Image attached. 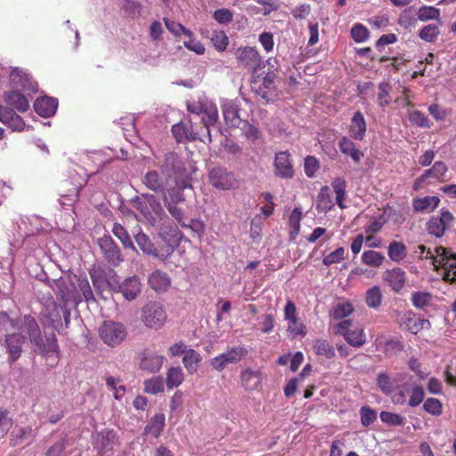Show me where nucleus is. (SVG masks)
Returning a JSON list of instances; mask_svg holds the SVG:
<instances>
[{"instance_id":"64","label":"nucleus","mask_w":456,"mask_h":456,"mask_svg":"<svg viewBox=\"0 0 456 456\" xmlns=\"http://www.w3.org/2000/svg\"><path fill=\"white\" fill-rule=\"evenodd\" d=\"M409 120L419 127L428 128L430 127L429 120L428 117L421 111L415 110L409 112Z\"/></svg>"},{"instance_id":"43","label":"nucleus","mask_w":456,"mask_h":456,"mask_svg":"<svg viewBox=\"0 0 456 456\" xmlns=\"http://www.w3.org/2000/svg\"><path fill=\"white\" fill-rule=\"evenodd\" d=\"M440 202L436 196H428L422 199H416L413 200V208L415 211H428L436 208Z\"/></svg>"},{"instance_id":"57","label":"nucleus","mask_w":456,"mask_h":456,"mask_svg":"<svg viewBox=\"0 0 456 456\" xmlns=\"http://www.w3.org/2000/svg\"><path fill=\"white\" fill-rule=\"evenodd\" d=\"M425 391L424 387L419 384L411 387V394L409 395L408 404L411 407L419 406L424 400Z\"/></svg>"},{"instance_id":"50","label":"nucleus","mask_w":456,"mask_h":456,"mask_svg":"<svg viewBox=\"0 0 456 456\" xmlns=\"http://www.w3.org/2000/svg\"><path fill=\"white\" fill-rule=\"evenodd\" d=\"M385 260V256L378 251L367 250L362 255V262L369 266L379 267Z\"/></svg>"},{"instance_id":"52","label":"nucleus","mask_w":456,"mask_h":456,"mask_svg":"<svg viewBox=\"0 0 456 456\" xmlns=\"http://www.w3.org/2000/svg\"><path fill=\"white\" fill-rule=\"evenodd\" d=\"M134 240L138 247L144 254L151 256L152 253L155 252V245L151 242L149 236L144 232H138L136 235H134Z\"/></svg>"},{"instance_id":"5","label":"nucleus","mask_w":456,"mask_h":456,"mask_svg":"<svg viewBox=\"0 0 456 456\" xmlns=\"http://www.w3.org/2000/svg\"><path fill=\"white\" fill-rule=\"evenodd\" d=\"M435 257V268L442 269L446 281L456 283V253L449 248L439 246L435 252L428 251L427 257Z\"/></svg>"},{"instance_id":"2","label":"nucleus","mask_w":456,"mask_h":456,"mask_svg":"<svg viewBox=\"0 0 456 456\" xmlns=\"http://www.w3.org/2000/svg\"><path fill=\"white\" fill-rule=\"evenodd\" d=\"M131 204L140 213V220L143 219L152 226L159 225L165 216L163 207L153 194L136 196L131 200Z\"/></svg>"},{"instance_id":"3","label":"nucleus","mask_w":456,"mask_h":456,"mask_svg":"<svg viewBox=\"0 0 456 456\" xmlns=\"http://www.w3.org/2000/svg\"><path fill=\"white\" fill-rule=\"evenodd\" d=\"M142 183L151 191L160 194L162 199L164 195H170L176 200H181L178 190H184V185H175L173 180L169 179L160 170H149L145 173L142 180Z\"/></svg>"},{"instance_id":"37","label":"nucleus","mask_w":456,"mask_h":456,"mask_svg":"<svg viewBox=\"0 0 456 456\" xmlns=\"http://www.w3.org/2000/svg\"><path fill=\"white\" fill-rule=\"evenodd\" d=\"M115 438L116 433L113 430H102L100 433L97 434L95 446L101 452L111 449Z\"/></svg>"},{"instance_id":"47","label":"nucleus","mask_w":456,"mask_h":456,"mask_svg":"<svg viewBox=\"0 0 456 456\" xmlns=\"http://www.w3.org/2000/svg\"><path fill=\"white\" fill-rule=\"evenodd\" d=\"M35 351L38 354H47L50 353H58V343L54 334L47 337L45 340L41 337L40 346H34Z\"/></svg>"},{"instance_id":"62","label":"nucleus","mask_w":456,"mask_h":456,"mask_svg":"<svg viewBox=\"0 0 456 456\" xmlns=\"http://www.w3.org/2000/svg\"><path fill=\"white\" fill-rule=\"evenodd\" d=\"M439 35V28L435 24L425 26L419 33V37L426 42H434Z\"/></svg>"},{"instance_id":"36","label":"nucleus","mask_w":456,"mask_h":456,"mask_svg":"<svg viewBox=\"0 0 456 456\" xmlns=\"http://www.w3.org/2000/svg\"><path fill=\"white\" fill-rule=\"evenodd\" d=\"M314 353L326 359H332L335 355V348L327 339L318 338L313 342Z\"/></svg>"},{"instance_id":"21","label":"nucleus","mask_w":456,"mask_h":456,"mask_svg":"<svg viewBox=\"0 0 456 456\" xmlns=\"http://www.w3.org/2000/svg\"><path fill=\"white\" fill-rule=\"evenodd\" d=\"M367 125L361 111H355L351 118L349 135L352 139L362 141L365 137Z\"/></svg>"},{"instance_id":"14","label":"nucleus","mask_w":456,"mask_h":456,"mask_svg":"<svg viewBox=\"0 0 456 456\" xmlns=\"http://www.w3.org/2000/svg\"><path fill=\"white\" fill-rule=\"evenodd\" d=\"M139 359L141 370L149 373H157L162 368L165 358L152 350L144 349L140 353Z\"/></svg>"},{"instance_id":"41","label":"nucleus","mask_w":456,"mask_h":456,"mask_svg":"<svg viewBox=\"0 0 456 456\" xmlns=\"http://www.w3.org/2000/svg\"><path fill=\"white\" fill-rule=\"evenodd\" d=\"M165 426L164 414H156L145 427V433L157 438L161 434Z\"/></svg>"},{"instance_id":"39","label":"nucleus","mask_w":456,"mask_h":456,"mask_svg":"<svg viewBox=\"0 0 456 456\" xmlns=\"http://www.w3.org/2000/svg\"><path fill=\"white\" fill-rule=\"evenodd\" d=\"M200 362V354L191 348H190L183 357V363L190 374H193L197 371Z\"/></svg>"},{"instance_id":"17","label":"nucleus","mask_w":456,"mask_h":456,"mask_svg":"<svg viewBox=\"0 0 456 456\" xmlns=\"http://www.w3.org/2000/svg\"><path fill=\"white\" fill-rule=\"evenodd\" d=\"M400 325L403 326L412 334H417L422 330L429 329L431 326L428 320L420 318L412 311H406L403 313Z\"/></svg>"},{"instance_id":"35","label":"nucleus","mask_w":456,"mask_h":456,"mask_svg":"<svg viewBox=\"0 0 456 456\" xmlns=\"http://www.w3.org/2000/svg\"><path fill=\"white\" fill-rule=\"evenodd\" d=\"M218 120V110L216 105H210L207 106L205 110L202 113L201 122L204 125L205 128L207 129L208 134V139L210 142L212 141L211 139V134H210V127L215 126Z\"/></svg>"},{"instance_id":"32","label":"nucleus","mask_w":456,"mask_h":456,"mask_svg":"<svg viewBox=\"0 0 456 456\" xmlns=\"http://www.w3.org/2000/svg\"><path fill=\"white\" fill-rule=\"evenodd\" d=\"M406 379V374H398L396 378L392 379L385 372H380L377 378V386L386 395H389L395 389V384Z\"/></svg>"},{"instance_id":"56","label":"nucleus","mask_w":456,"mask_h":456,"mask_svg":"<svg viewBox=\"0 0 456 456\" xmlns=\"http://www.w3.org/2000/svg\"><path fill=\"white\" fill-rule=\"evenodd\" d=\"M418 20L421 21H428L429 20H438L440 18L439 9L433 6H422L417 12Z\"/></svg>"},{"instance_id":"55","label":"nucleus","mask_w":456,"mask_h":456,"mask_svg":"<svg viewBox=\"0 0 456 456\" xmlns=\"http://www.w3.org/2000/svg\"><path fill=\"white\" fill-rule=\"evenodd\" d=\"M144 391L147 394L156 395L164 391V381L159 376L152 377L144 381Z\"/></svg>"},{"instance_id":"18","label":"nucleus","mask_w":456,"mask_h":456,"mask_svg":"<svg viewBox=\"0 0 456 456\" xmlns=\"http://www.w3.org/2000/svg\"><path fill=\"white\" fill-rule=\"evenodd\" d=\"M274 174L281 178H292L294 168L288 151H281L274 158Z\"/></svg>"},{"instance_id":"26","label":"nucleus","mask_w":456,"mask_h":456,"mask_svg":"<svg viewBox=\"0 0 456 456\" xmlns=\"http://www.w3.org/2000/svg\"><path fill=\"white\" fill-rule=\"evenodd\" d=\"M222 111L227 126L233 127L240 126L241 118L239 116V107L233 101L225 100L223 102Z\"/></svg>"},{"instance_id":"51","label":"nucleus","mask_w":456,"mask_h":456,"mask_svg":"<svg viewBox=\"0 0 456 456\" xmlns=\"http://www.w3.org/2000/svg\"><path fill=\"white\" fill-rule=\"evenodd\" d=\"M382 293L380 288L378 286H373L369 289L366 292L365 302L367 305L370 308H378L381 304Z\"/></svg>"},{"instance_id":"42","label":"nucleus","mask_w":456,"mask_h":456,"mask_svg":"<svg viewBox=\"0 0 456 456\" xmlns=\"http://www.w3.org/2000/svg\"><path fill=\"white\" fill-rule=\"evenodd\" d=\"M184 379V374L181 367H171L167 372V387L172 389L179 387Z\"/></svg>"},{"instance_id":"11","label":"nucleus","mask_w":456,"mask_h":456,"mask_svg":"<svg viewBox=\"0 0 456 456\" xmlns=\"http://www.w3.org/2000/svg\"><path fill=\"white\" fill-rule=\"evenodd\" d=\"M235 56L239 64L249 70L255 71L261 65L262 58L255 47H239L235 52Z\"/></svg>"},{"instance_id":"22","label":"nucleus","mask_w":456,"mask_h":456,"mask_svg":"<svg viewBox=\"0 0 456 456\" xmlns=\"http://www.w3.org/2000/svg\"><path fill=\"white\" fill-rule=\"evenodd\" d=\"M183 191L184 190H178V193L181 196V200H176L170 195H164L162 200L170 215L183 226H186V224L183 222V211L177 207L179 203H183L185 200Z\"/></svg>"},{"instance_id":"31","label":"nucleus","mask_w":456,"mask_h":456,"mask_svg":"<svg viewBox=\"0 0 456 456\" xmlns=\"http://www.w3.org/2000/svg\"><path fill=\"white\" fill-rule=\"evenodd\" d=\"M4 101L8 105L20 112H25L29 108L28 100L17 90L5 93Z\"/></svg>"},{"instance_id":"60","label":"nucleus","mask_w":456,"mask_h":456,"mask_svg":"<svg viewBox=\"0 0 456 456\" xmlns=\"http://www.w3.org/2000/svg\"><path fill=\"white\" fill-rule=\"evenodd\" d=\"M105 282L110 291L114 293L119 292L121 288L119 276L113 269H110L105 272Z\"/></svg>"},{"instance_id":"16","label":"nucleus","mask_w":456,"mask_h":456,"mask_svg":"<svg viewBox=\"0 0 456 456\" xmlns=\"http://www.w3.org/2000/svg\"><path fill=\"white\" fill-rule=\"evenodd\" d=\"M454 217L449 210H442L439 216H433L428 223V231L431 235L439 238L444 231L452 224Z\"/></svg>"},{"instance_id":"25","label":"nucleus","mask_w":456,"mask_h":456,"mask_svg":"<svg viewBox=\"0 0 456 456\" xmlns=\"http://www.w3.org/2000/svg\"><path fill=\"white\" fill-rule=\"evenodd\" d=\"M384 280L394 291L399 292L405 285L406 273L400 267H395L385 273Z\"/></svg>"},{"instance_id":"13","label":"nucleus","mask_w":456,"mask_h":456,"mask_svg":"<svg viewBox=\"0 0 456 456\" xmlns=\"http://www.w3.org/2000/svg\"><path fill=\"white\" fill-rule=\"evenodd\" d=\"M98 244L104 257L111 265L118 266L123 262L120 249L110 236L100 238Z\"/></svg>"},{"instance_id":"33","label":"nucleus","mask_w":456,"mask_h":456,"mask_svg":"<svg viewBox=\"0 0 456 456\" xmlns=\"http://www.w3.org/2000/svg\"><path fill=\"white\" fill-rule=\"evenodd\" d=\"M354 311V307L349 301H338L330 310V318L339 322L347 320Z\"/></svg>"},{"instance_id":"30","label":"nucleus","mask_w":456,"mask_h":456,"mask_svg":"<svg viewBox=\"0 0 456 456\" xmlns=\"http://www.w3.org/2000/svg\"><path fill=\"white\" fill-rule=\"evenodd\" d=\"M241 386L246 390L256 389L262 382L261 371L247 368L240 373Z\"/></svg>"},{"instance_id":"49","label":"nucleus","mask_w":456,"mask_h":456,"mask_svg":"<svg viewBox=\"0 0 456 456\" xmlns=\"http://www.w3.org/2000/svg\"><path fill=\"white\" fill-rule=\"evenodd\" d=\"M107 387L113 391V395L116 400H120L126 394V387L122 384L119 378L113 376L106 377Z\"/></svg>"},{"instance_id":"15","label":"nucleus","mask_w":456,"mask_h":456,"mask_svg":"<svg viewBox=\"0 0 456 456\" xmlns=\"http://www.w3.org/2000/svg\"><path fill=\"white\" fill-rule=\"evenodd\" d=\"M10 83L12 87L36 93L37 84L32 79L28 73L20 68H15L10 74Z\"/></svg>"},{"instance_id":"10","label":"nucleus","mask_w":456,"mask_h":456,"mask_svg":"<svg viewBox=\"0 0 456 456\" xmlns=\"http://www.w3.org/2000/svg\"><path fill=\"white\" fill-rule=\"evenodd\" d=\"M248 351L244 346H233L226 352L220 354L211 360V366L218 370H223L228 364L237 363L241 361Z\"/></svg>"},{"instance_id":"53","label":"nucleus","mask_w":456,"mask_h":456,"mask_svg":"<svg viewBox=\"0 0 456 456\" xmlns=\"http://www.w3.org/2000/svg\"><path fill=\"white\" fill-rule=\"evenodd\" d=\"M210 40L218 52H224L229 43L228 37L224 30H214L211 34Z\"/></svg>"},{"instance_id":"23","label":"nucleus","mask_w":456,"mask_h":456,"mask_svg":"<svg viewBox=\"0 0 456 456\" xmlns=\"http://www.w3.org/2000/svg\"><path fill=\"white\" fill-rule=\"evenodd\" d=\"M58 102L55 98L45 96L37 99L34 103L35 111L43 118H49L55 114Z\"/></svg>"},{"instance_id":"9","label":"nucleus","mask_w":456,"mask_h":456,"mask_svg":"<svg viewBox=\"0 0 456 456\" xmlns=\"http://www.w3.org/2000/svg\"><path fill=\"white\" fill-rule=\"evenodd\" d=\"M275 78L276 74L274 70L268 71L263 78L252 81V91L265 102H269L276 97L277 86Z\"/></svg>"},{"instance_id":"61","label":"nucleus","mask_w":456,"mask_h":456,"mask_svg":"<svg viewBox=\"0 0 456 456\" xmlns=\"http://www.w3.org/2000/svg\"><path fill=\"white\" fill-rule=\"evenodd\" d=\"M431 298L429 293L418 291L411 295V303L416 308L424 309L430 304Z\"/></svg>"},{"instance_id":"20","label":"nucleus","mask_w":456,"mask_h":456,"mask_svg":"<svg viewBox=\"0 0 456 456\" xmlns=\"http://www.w3.org/2000/svg\"><path fill=\"white\" fill-rule=\"evenodd\" d=\"M172 133L178 142L196 140L205 142L204 139L200 137L199 133L193 129L191 124H175L172 126Z\"/></svg>"},{"instance_id":"38","label":"nucleus","mask_w":456,"mask_h":456,"mask_svg":"<svg viewBox=\"0 0 456 456\" xmlns=\"http://www.w3.org/2000/svg\"><path fill=\"white\" fill-rule=\"evenodd\" d=\"M387 255L393 262L400 263L407 256V248L403 242L394 240L387 247Z\"/></svg>"},{"instance_id":"58","label":"nucleus","mask_w":456,"mask_h":456,"mask_svg":"<svg viewBox=\"0 0 456 456\" xmlns=\"http://www.w3.org/2000/svg\"><path fill=\"white\" fill-rule=\"evenodd\" d=\"M174 249V245L163 240V244L155 247V252H153L151 256L161 261H166L173 254Z\"/></svg>"},{"instance_id":"24","label":"nucleus","mask_w":456,"mask_h":456,"mask_svg":"<svg viewBox=\"0 0 456 456\" xmlns=\"http://www.w3.org/2000/svg\"><path fill=\"white\" fill-rule=\"evenodd\" d=\"M149 286L157 292H164L171 285V279L168 274L161 270H155L148 278Z\"/></svg>"},{"instance_id":"8","label":"nucleus","mask_w":456,"mask_h":456,"mask_svg":"<svg viewBox=\"0 0 456 456\" xmlns=\"http://www.w3.org/2000/svg\"><path fill=\"white\" fill-rule=\"evenodd\" d=\"M167 321V314L160 303L149 302L142 309V322L151 329H160Z\"/></svg>"},{"instance_id":"59","label":"nucleus","mask_w":456,"mask_h":456,"mask_svg":"<svg viewBox=\"0 0 456 456\" xmlns=\"http://www.w3.org/2000/svg\"><path fill=\"white\" fill-rule=\"evenodd\" d=\"M423 409L433 416H440L443 412V404L437 398H428L423 404Z\"/></svg>"},{"instance_id":"45","label":"nucleus","mask_w":456,"mask_h":456,"mask_svg":"<svg viewBox=\"0 0 456 456\" xmlns=\"http://www.w3.org/2000/svg\"><path fill=\"white\" fill-rule=\"evenodd\" d=\"M403 381V384L398 387L397 393L393 397V401L395 403H405L407 395L411 394V387L419 385L415 382H412L411 378L408 379L407 375L406 379Z\"/></svg>"},{"instance_id":"7","label":"nucleus","mask_w":456,"mask_h":456,"mask_svg":"<svg viewBox=\"0 0 456 456\" xmlns=\"http://www.w3.org/2000/svg\"><path fill=\"white\" fill-rule=\"evenodd\" d=\"M99 336L105 345L116 347L125 341L127 330L121 322L104 321L99 328Z\"/></svg>"},{"instance_id":"1","label":"nucleus","mask_w":456,"mask_h":456,"mask_svg":"<svg viewBox=\"0 0 456 456\" xmlns=\"http://www.w3.org/2000/svg\"><path fill=\"white\" fill-rule=\"evenodd\" d=\"M47 284L65 306H77L83 301L87 304L96 302L89 280L85 274L67 273L58 279H47Z\"/></svg>"},{"instance_id":"54","label":"nucleus","mask_w":456,"mask_h":456,"mask_svg":"<svg viewBox=\"0 0 456 456\" xmlns=\"http://www.w3.org/2000/svg\"><path fill=\"white\" fill-rule=\"evenodd\" d=\"M391 86L387 82H381L379 85V93L377 102L382 108L390 104L392 97L390 96Z\"/></svg>"},{"instance_id":"19","label":"nucleus","mask_w":456,"mask_h":456,"mask_svg":"<svg viewBox=\"0 0 456 456\" xmlns=\"http://www.w3.org/2000/svg\"><path fill=\"white\" fill-rule=\"evenodd\" d=\"M25 341V337L20 333H12L5 336V346L10 362H14L20 357L22 346Z\"/></svg>"},{"instance_id":"28","label":"nucleus","mask_w":456,"mask_h":456,"mask_svg":"<svg viewBox=\"0 0 456 456\" xmlns=\"http://www.w3.org/2000/svg\"><path fill=\"white\" fill-rule=\"evenodd\" d=\"M338 145L341 153L350 157L355 163H359L363 157V152L360 151L351 138L347 136H342Z\"/></svg>"},{"instance_id":"44","label":"nucleus","mask_w":456,"mask_h":456,"mask_svg":"<svg viewBox=\"0 0 456 456\" xmlns=\"http://www.w3.org/2000/svg\"><path fill=\"white\" fill-rule=\"evenodd\" d=\"M447 170L448 168L444 162L436 161L431 168L425 170L419 179L420 181H425L429 177L442 179Z\"/></svg>"},{"instance_id":"63","label":"nucleus","mask_w":456,"mask_h":456,"mask_svg":"<svg viewBox=\"0 0 456 456\" xmlns=\"http://www.w3.org/2000/svg\"><path fill=\"white\" fill-rule=\"evenodd\" d=\"M122 8L132 18L139 17L142 14V6L134 0H125Z\"/></svg>"},{"instance_id":"34","label":"nucleus","mask_w":456,"mask_h":456,"mask_svg":"<svg viewBox=\"0 0 456 456\" xmlns=\"http://www.w3.org/2000/svg\"><path fill=\"white\" fill-rule=\"evenodd\" d=\"M61 308L56 304L55 301H53V298H51L42 311V315L48 319L50 324L53 325L54 329H57V325L61 324Z\"/></svg>"},{"instance_id":"4","label":"nucleus","mask_w":456,"mask_h":456,"mask_svg":"<svg viewBox=\"0 0 456 456\" xmlns=\"http://www.w3.org/2000/svg\"><path fill=\"white\" fill-rule=\"evenodd\" d=\"M159 169L175 185H184V189L191 188L187 171L182 158L175 152H168L165 155Z\"/></svg>"},{"instance_id":"12","label":"nucleus","mask_w":456,"mask_h":456,"mask_svg":"<svg viewBox=\"0 0 456 456\" xmlns=\"http://www.w3.org/2000/svg\"><path fill=\"white\" fill-rule=\"evenodd\" d=\"M208 177L210 183L220 190H230L237 183L233 174L220 167L212 168Z\"/></svg>"},{"instance_id":"48","label":"nucleus","mask_w":456,"mask_h":456,"mask_svg":"<svg viewBox=\"0 0 456 456\" xmlns=\"http://www.w3.org/2000/svg\"><path fill=\"white\" fill-rule=\"evenodd\" d=\"M112 232L121 241L125 248H132L135 250L131 237L123 225L118 223H115L112 227Z\"/></svg>"},{"instance_id":"29","label":"nucleus","mask_w":456,"mask_h":456,"mask_svg":"<svg viewBox=\"0 0 456 456\" xmlns=\"http://www.w3.org/2000/svg\"><path fill=\"white\" fill-rule=\"evenodd\" d=\"M23 329L34 346H40L41 330L36 319L31 315H25L22 319Z\"/></svg>"},{"instance_id":"27","label":"nucleus","mask_w":456,"mask_h":456,"mask_svg":"<svg viewBox=\"0 0 456 456\" xmlns=\"http://www.w3.org/2000/svg\"><path fill=\"white\" fill-rule=\"evenodd\" d=\"M142 290L140 279L134 275L127 277L122 283L119 292L129 301L134 299Z\"/></svg>"},{"instance_id":"40","label":"nucleus","mask_w":456,"mask_h":456,"mask_svg":"<svg viewBox=\"0 0 456 456\" xmlns=\"http://www.w3.org/2000/svg\"><path fill=\"white\" fill-rule=\"evenodd\" d=\"M331 186L336 193V202L341 209L346 208L344 200L346 195V182L341 177H337L331 182Z\"/></svg>"},{"instance_id":"46","label":"nucleus","mask_w":456,"mask_h":456,"mask_svg":"<svg viewBox=\"0 0 456 456\" xmlns=\"http://www.w3.org/2000/svg\"><path fill=\"white\" fill-rule=\"evenodd\" d=\"M334 207L332 198L330 193V188L324 186L321 189L317 200V209L321 212L327 213Z\"/></svg>"},{"instance_id":"6","label":"nucleus","mask_w":456,"mask_h":456,"mask_svg":"<svg viewBox=\"0 0 456 456\" xmlns=\"http://www.w3.org/2000/svg\"><path fill=\"white\" fill-rule=\"evenodd\" d=\"M353 327L352 320L338 322L333 326V333L342 336L350 346L359 348L366 343V334L360 325Z\"/></svg>"}]
</instances>
